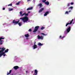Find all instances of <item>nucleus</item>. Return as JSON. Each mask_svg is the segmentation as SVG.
<instances>
[{"label": "nucleus", "instance_id": "1", "mask_svg": "<svg viewBox=\"0 0 75 75\" xmlns=\"http://www.w3.org/2000/svg\"><path fill=\"white\" fill-rule=\"evenodd\" d=\"M1 49V50H0V57H1L2 55H3L6 53L5 52H3L6 50V48L4 47L0 48V50Z\"/></svg>", "mask_w": 75, "mask_h": 75}, {"label": "nucleus", "instance_id": "2", "mask_svg": "<svg viewBox=\"0 0 75 75\" xmlns=\"http://www.w3.org/2000/svg\"><path fill=\"white\" fill-rule=\"evenodd\" d=\"M20 20H22L23 23H25V22H27L28 21V18L27 16H24L23 17L21 18Z\"/></svg>", "mask_w": 75, "mask_h": 75}, {"label": "nucleus", "instance_id": "3", "mask_svg": "<svg viewBox=\"0 0 75 75\" xmlns=\"http://www.w3.org/2000/svg\"><path fill=\"white\" fill-rule=\"evenodd\" d=\"M19 21H15V20H13V23H14L15 25H16V24H17L18 23V24L19 26H21L22 24H21V23H19Z\"/></svg>", "mask_w": 75, "mask_h": 75}, {"label": "nucleus", "instance_id": "4", "mask_svg": "<svg viewBox=\"0 0 75 75\" xmlns=\"http://www.w3.org/2000/svg\"><path fill=\"white\" fill-rule=\"evenodd\" d=\"M40 28V26H35L34 29V30L33 31V33H35L37 31V30Z\"/></svg>", "mask_w": 75, "mask_h": 75}, {"label": "nucleus", "instance_id": "5", "mask_svg": "<svg viewBox=\"0 0 75 75\" xmlns=\"http://www.w3.org/2000/svg\"><path fill=\"white\" fill-rule=\"evenodd\" d=\"M74 20L73 19L71 20V21H70V23H67V24L66 25V27H67L68 26V25H69V24L71 25L72 24V22H73Z\"/></svg>", "mask_w": 75, "mask_h": 75}, {"label": "nucleus", "instance_id": "6", "mask_svg": "<svg viewBox=\"0 0 75 75\" xmlns=\"http://www.w3.org/2000/svg\"><path fill=\"white\" fill-rule=\"evenodd\" d=\"M66 31L67 33H69V31H71V27L69 26L66 29Z\"/></svg>", "mask_w": 75, "mask_h": 75}, {"label": "nucleus", "instance_id": "7", "mask_svg": "<svg viewBox=\"0 0 75 75\" xmlns=\"http://www.w3.org/2000/svg\"><path fill=\"white\" fill-rule=\"evenodd\" d=\"M38 39H41L42 40L43 39V36H40L39 35L38 36Z\"/></svg>", "mask_w": 75, "mask_h": 75}, {"label": "nucleus", "instance_id": "8", "mask_svg": "<svg viewBox=\"0 0 75 75\" xmlns=\"http://www.w3.org/2000/svg\"><path fill=\"white\" fill-rule=\"evenodd\" d=\"M13 68L14 69H15V70H17V69H18V68H19V67H18V66H14L13 67Z\"/></svg>", "mask_w": 75, "mask_h": 75}, {"label": "nucleus", "instance_id": "9", "mask_svg": "<svg viewBox=\"0 0 75 75\" xmlns=\"http://www.w3.org/2000/svg\"><path fill=\"white\" fill-rule=\"evenodd\" d=\"M44 10V8H41L40 10L38 11V13H41V12H42V11Z\"/></svg>", "mask_w": 75, "mask_h": 75}, {"label": "nucleus", "instance_id": "10", "mask_svg": "<svg viewBox=\"0 0 75 75\" xmlns=\"http://www.w3.org/2000/svg\"><path fill=\"white\" fill-rule=\"evenodd\" d=\"M48 14H49V11H47L44 14V16H47Z\"/></svg>", "mask_w": 75, "mask_h": 75}, {"label": "nucleus", "instance_id": "11", "mask_svg": "<svg viewBox=\"0 0 75 75\" xmlns=\"http://www.w3.org/2000/svg\"><path fill=\"white\" fill-rule=\"evenodd\" d=\"M33 7H30L27 8V11H28V10H33Z\"/></svg>", "mask_w": 75, "mask_h": 75}, {"label": "nucleus", "instance_id": "12", "mask_svg": "<svg viewBox=\"0 0 75 75\" xmlns=\"http://www.w3.org/2000/svg\"><path fill=\"white\" fill-rule=\"evenodd\" d=\"M45 4H46V5H47V6L49 5V4H50V3H49V2L48 1H47L46 2H45Z\"/></svg>", "mask_w": 75, "mask_h": 75}, {"label": "nucleus", "instance_id": "13", "mask_svg": "<svg viewBox=\"0 0 75 75\" xmlns=\"http://www.w3.org/2000/svg\"><path fill=\"white\" fill-rule=\"evenodd\" d=\"M33 47V49H35V48H37V46L36 45H34Z\"/></svg>", "mask_w": 75, "mask_h": 75}, {"label": "nucleus", "instance_id": "14", "mask_svg": "<svg viewBox=\"0 0 75 75\" xmlns=\"http://www.w3.org/2000/svg\"><path fill=\"white\" fill-rule=\"evenodd\" d=\"M34 74H38V71L37 69H35L34 71Z\"/></svg>", "mask_w": 75, "mask_h": 75}, {"label": "nucleus", "instance_id": "15", "mask_svg": "<svg viewBox=\"0 0 75 75\" xmlns=\"http://www.w3.org/2000/svg\"><path fill=\"white\" fill-rule=\"evenodd\" d=\"M11 71H12V70H10L9 71V73H8V72H7V75H9V74H11Z\"/></svg>", "mask_w": 75, "mask_h": 75}, {"label": "nucleus", "instance_id": "16", "mask_svg": "<svg viewBox=\"0 0 75 75\" xmlns=\"http://www.w3.org/2000/svg\"><path fill=\"white\" fill-rule=\"evenodd\" d=\"M38 6H40V8H41L42 7V4L41 3H40V4H39Z\"/></svg>", "mask_w": 75, "mask_h": 75}, {"label": "nucleus", "instance_id": "17", "mask_svg": "<svg viewBox=\"0 0 75 75\" xmlns=\"http://www.w3.org/2000/svg\"><path fill=\"white\" fill-rule=\"evenodd\" d=\"M38 45H39V46H41L42 45H43V44H41L40 42H39L38 43Z\"/></svg>", "mask_w": 75, "mask_h": 75}, {"label": "nucleus", "instance_id": "18", "mask_svg": "<svg viewBox=\"0 0 75 75\" xmlns=\"http://www.w3.org/2000/svg\"><path fill=\"white\" fill-rule=\"evenodd\" d=\"M25 36L26 38L28 37H29V35L28 34H26L25 35Z\"/></svg>", "mask_w": 75, "mask_h": 75}, {"label": "nucleus", "instance_id": "19", "mask_svg": "<svg viewBox=\"0 0 75 75\" xmlns=\"http://www.w3.org/2000/svg\"><path fill=\"white\" fill-rule=\"evenodd\" d=\"M4 42L3 40H1L0 42V45H1L3 44V43Z\"/></svg>", "mask_w": 75, "mask_h": 75}, {"label": "nucleus", "instance_id": "20", "mask_svg": "<svg viewBox=\"0 0 75 75\" xmlns=\"http://www.w3.org/2000/svg\"><path fill=\"white\" fill-rule=\"evenodd\" d=\"M8 10L9 11H13V8H12L11 9L10 8H9Z\"/></svg>", "mask_w": 75, "mask_h": 75}, {"label": "nucleus", "instance_id": "21", "mask_svg": "<svg viewBox=\"0 0 75 75\" xmlns=\"http://www.w3.org/2000/svg\"><path fill=\"white\" fill-rule=\"evenodd\" d=\"M64 37H65L64 36H63V37H62V36H61V35H60L59 36V38H61V39H63V38H64Z\"/></svg>", "mask_w": 75, "mask_h": 75}, {"label": "nucleus", "instance_id": "22", "mask_svg": "<svg viewBox=\"0 0 75 75\" xmlns=\"http://www.w3.org/2000/svg\"><path fill=\"white\" fill-rule=\"evenodd\" d=\"M8 49H6V50H5V53H6V52H8Z\"/></svg>", "mask_w": 75, "mask_h": 75}, {"label": "nucleus", "instance_id": "23", "mask_svg": "<svg viewBox=\"0 0 75 75\" xmlns=\"http://www.w3.org/2000/svg\"><path fill=\"white\" fill-rule=\"evenodd\" d=\"M20 14L21 16V15H22V14H23V11H21L20 12Z\"/></svg>", "mask_w": 75, "mask_h": 75}, {"label": "nucleus", "instance_id": "24", "mask_svg": "<svg viewBox=\"0 0 75 75\" xmlns=\"http://www.w3.org/2000/svg\"><path fill=\"white\" fill-rule=\"evenodd\" d=\"M45 28L44 27L42 26L41 28V30H44Z\"/></svg>", "mask_w": 75, "mask_h": 75}, {"label": "nucleus", "instance_id": "25", "mask_svg": "<svg viewBox=\"0 0 75 75\" xmlns=\"http://www.w3.org/2000/svg\"><path fill=\"white\" fill-rule=\"evenodd\" d=\"M65 14H69V13H68V11H66L65 13Z\"/></svg>", "mask_w": 75, "mask_h": 75}, {"label": "nucleus", "instance_id": "26", "mask_svg": "<svg viewBox=\"0 0 75 75\" xmlns=\"http://www.w3.org/2000/svg\"><path fill=\"white\" fill-rule=\"evenodd\" d=\"M70 8H71V9H72V8H73V7L71 6L69 8V9H70Z\"/></svg>", "mask_w": 75, "mask_h": 75}, {"label": "nucleus", "instance_id": "27", "mask_svg": "<svg viewBox=\"0 0 75 75\" xmlns=\"http://www.w3.org/2000/svg\"><path fill=\"white\" fill-rule=\"evenodd\" d=\"M25 12L24 13H23V14H22V15H21V16H24V15H25Z\"/></svg>", "mask_w": 75, "mask_h": 75}, {"label": "nucleus", "instance_id": "28", "mask_svg": "<svg viewBox=\"0 0 75 75\" xmlns=\"http://www.w3.org/2000/svg\"><path fill=\"white\" fill-rule=\"evenodd\" d=\"M45 1H46V0H43L42 1V2H43V3H45Z\"/></svg>", "mask_w": 75, "mask_h": 75}, {"label": "nucleus", "instance_id": "29", "mask_svg": "<svg viewBox=\"0 0 75 75\" xmlns=\"http://www.w3.org/2000/svg\"><path fill=\"white\" fill-rule=\"evenodd\" d=\"M28 13H25V16H28Z\"/></svg>", "mask_w": 75, "mask_h": 75}, {"label": "nucleus", "instance_id": "30", "mask_svg": "<svg viewBox=\"0 0 75 75\" xmlns=\"http://www.w3.org/2000/svg\"><path fill=\"white\" fill-rule=\"evenodd\" d=\"M8 6H12V4H11L9 5H8Z\"/></svg>", "mask_w": 75, "mask_h": 75}, {"label": "nucleus", "instance_id": "31", "mask_svg": "<svg viewBox=\"0 0 75 75\" xmlns=\"http://www.w3.org/2000/svg\"><path fill=\"white\" fill-rule=\"evenodd\" d=\"M32 31V30L31 29H30L28 30V31H29V32H31V31Z\"/></svg>", "mask_w": 75, "mask_h": 75}, {"label": "nucleus", "instance_id": "32", "mask_svg": "<svg viewBox=\"0 0 75 75\" xmlns=\"http://www.w3.org/2000/svg\"><path fill=\"white\" fill-rule=\"evenodd\" d=\"M70 6V3L67 4V6Z\"/></svg>", "mask_w": 75, "mask_h": 75}, {"label": "nucleus", "instance_id": "33", "mask_svg": "<svg viewBox=\"0 0 75 75\" xmlns=\"http://www.w3.org/2000/svg\"><path fill=\"white\" fill-rule=\"evenodd\" d=\"M41 34H42V35H45L44 33H41Z\"/></svg>", "mask_w": 75, "mask_h": 75}, {"label": "nucleus", "instance_id": "34", "mask_svg": "<svg viewBox=\"0 0 75 75\" xmlns=\"http://www.w3.org/2000/svg\"><path fill=\"white\" fill-rule=\"evenodd\" d=\"M1 40H3L5 38H4L1 37Z\"/></svg>", "mask_w": 75, "mask_h": 75}, {"label": "nucleus", "instance_id": "35", "mask_svg": "<svg viewBox=\"0 0 75 75\" xmlns=\"http://www.w3.org/2000/svg\"><path fill=\"white\" fill-rule=\"evenodd\" d=\"M71 5H73V4H74V3L73 2H71Z\"/></svg>", "mask_w": 75, "mask_h": 75}, {"label": "nucleus", "instance_id": "36", "mask_svg": "<svg viewBox=\"0 0 75 75\" xmlns=\"http://www.w3.org/2000/svg\"><path fill=\"white\" fill-rule=\"evenodd\" d=\"M3 55V57H6V54H4Z\"/></svg>", "mask_w": 75, "mask_h": 75}, {"label": "nucleus", "instance_id": "37", "mask_svg": "<svg viewBox=\"0 0 75 75\" xmlns=\"http://www.w3.org/2000/svg\"><path fill=\"white\" fill-rule=\"evenodd\" d=\"M5 8H3V10H5Z\"/></svg>", "mask_w": 75, "mask_h": 75}, {"label": "nucleus", "instance_id": "38", "mask_svg": "<svg viewBox=\"0 0 75 75\" xmlns=\"http://www.w3.org/2000/svg\"><path fill=\"white\" fill-rule=\"evenodd\" d=\"M35 44H36V42L35 41L34 43V45H35Z\"/></svg>", "mask_w": 75, "mask_h": 75}, {"label": "nucleus", "instance_id": "39", "mask_svg": "<svg viewBox=\"0 0 75 75\" xmlns=\"http://www.w3.org/2000/svg\"><path fill=\"white\" fill-rule=\"evenodd\" d=\"M20 4L19 3H17L16 4H17V5H18V4Z\"/></svg>", "mask_w": 75, "mask_h": 75}, {"label": "nucleus", "instance_id": "40", "mask_svg": "<svg viewBox=\"0 0 75 75\" xmlns=\"http://www.w3.org/2000/svg\"><path fill=\"white\" fill-rule=\"evenodd\" d=\"M26 72L27 74V73H28V71H26Z\"/></svg>", "mask_w": 75, "mask_h": 75}, {"label": "nucleus", "instance_id": "41", "mask_svg": "<svg viewBox=\"0 0 75 75\" xmlns=\"http://www.w3.org/2000/svg\"><path fill=\"white\" fill-rule=\"evenodd\" d=\"M33 75H37V74H33Z\"/></svg>", "mask_w": 75, "mask_h": 75}, {"label": "nucleus", "instance_id": "42", "mask_svg": "<svg viewBox=\"0 0 75 75\" xmlns=\"http://www.w3.org/2000/svg\"><path fill=\"white\" fill-rule=\"evenodd\" d=\"M1 38H0V41H1Z\"/></svg>", "mask_w": 75, "mask_h": 75}, {"label": "nucleus", "instance_id": "43", "mask_svg": "<svg viewBox=\"0 0 75 75\" xmlns=\"http://www.w3.org/2000/svg\"><path fill=\"white\" fill-rule=\"evenodd\" d=\"M14 75V74H11V75Z\"/></svg>", "mask_w": 75, "mask_h": 75}, {"label": "nucleus", "instance_id": "44", "mask_svg": "<svg viewBox=\"0 0 75 75\" xmlns=\"http://www.w3.org/2000/svg\"><path fill=\"white\" fill-rule=\"evenodd\" d=\"M30 13V11L28 12V13Z\"/></svg>", "mask_w": 75, "mask_h": 75}, {"label": "nucleus", "instance_id": "45", "mask_svg": "<svg viewBox=\"0 0 75 75\" xmlns=\"http://www.w3.org/2000/svg\"><path fill=\"white\" fill-rule=\"evenodd\" d=\"M31 0H28V1H30Z\"/></svg>", "mask_w": 75, "mask_h": 75}, {"label": "nucleus", "instance_id": "46", "mask_svg": "<svg viewBox=\"0 0 75 75\" xmlns=\"http://www.w3.org/2000/svg\"><path fill=\"white\" fill-rule=\"evenodd\" d=\"M71 11H69V12H71Z\"/></svg>", "mask_w": 75, "mask_h": 75}, {"label": "nucleus", "instance_id": "47", "mask_svg": "<svg viewBox=\"0 0 75 75\" xmlns=\"http://www.w3.org/2000/svg\"><path fill=\"white\" fill-rule=\"evenodd\" d=\"M38 31V33H40V31Z\"/></svg>", "mask_w": 75, "mask_h": 75}, {"label": "nucleus", "instance_id": "48", "mask_svg": "<svg viewBox=\"0 0 75 75\" xmlns=\"http://www.w3.org/2000/svg\"><path fill=\"white\" fill-rule=\"evenodd\" d=\"M32 72L33 73V71H32Z\"/></svg>", "mask_w": 75, "mask_h": 75}]
</instances>
